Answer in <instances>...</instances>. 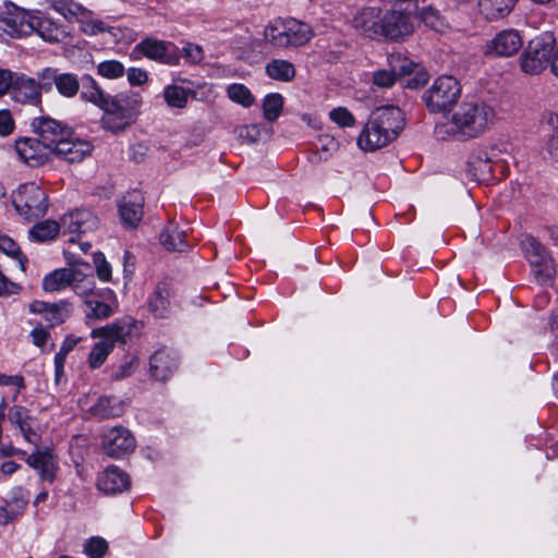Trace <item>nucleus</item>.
Wrapping results in <instances>:
<instances>
[{
    "label": "nucleus",
    "instance_id": "f257e3e1",
    "mask_svg": "<svg viewBox=\"0 0 558 558\" xmlns=\"http://www.w3.org/2000/svg\"><path fill=\"white\" fill-rule=\"evenodd\" d=\"M495 112L483 101H462L451 113L446 123L436 125L439 137L454 136L471 140L482 135L493 122Z\"/></svg>",
    "mask_w": 558,
    "mask_h": 558
},
{
    "label": "nucleus",
    "instance_id": "f03ea898",
    "mask_svg": "<svg viewBox=\"0 0 558 558\" xmlns=\"http://www.w3.org/2000/svg\"><path fill=\"white\" fill-rule=\"evenodd\" d=\"M404 126L403 112L395 106L376 108L362 129L357 145L366 151H374L393 142Z\"/></svg>",
    "mask_w": 558,
    "mask_h": 558
},
{
    "label": "nucleus",
    "instance_id": "7ed1b4c3",
    "mask_svg": "<svg viewBox=\"0 0 558 558\" xmlns=\"http://www.w3.org/2000/svg\"><path fill=\"white\" fill-rule=\"evenodd\" d=\"M312 27L299 20L277 19L265 31V41L276 48H295L306 45L313 37Z\"/></svg>",
    "mask_w": 558,
    "mask_h": 558
},
{
    "label": "nucleus",
    "instance_id": "20e7f679",
    "mask_svg": "<svg viewBox=\"0 0 558 558\" xmlns=\"http://www.w3.org/2000/svg\"><path fill=\"white\" fill-rule=\"evenodd\" d=\"M131 327L124 323H113L111 325L94 329L92 338H100L88 354V366L92 369L99 368L107 360L108 355L118 342H125L130 336Z\"/></svg>",
    "mask_w": 558,
    "mask_h": 558
},
{
    "label": "nucleus",
    "instance_id": "39448f33",
    "mask_svg": "<svg viewBox=\"0 0 558 558\" xmlns=\"http://www.w3.org/2000/svg\"><path fill=\"white\" fill-rule=\"evenodd\" d=\"M12 203L16 213L29 221L45 216L48 209L47 194L34 182L21 184L12 194Z\"/></svg>",
    "mask_w": 558,
    "mask_h": 558
},
{
    "label": "nucleus",
    "instance_id": "423d86ee",
    "mask_svg": "<svg viewBox=\"0 0 558 558\" xmlns=\"http://www.w3.org/2000/svg\"><path fill=\"white\" fill-rule=\"evenodd\" d=\"M525 258L529 260L532 281L542 286L555 281L557 271L553 257L543 244L530 235H525Z\"/></svg>",
    "mask_w": 558,
    "mask_h": 558
},
{
    "label": "nucleus",
    "instance_id": "0eeeda50",
    "mask_svg": "<svg viewBox=\"0 0 558 558\" xmlns=\"http://www.w3.org/2000/svg\"><path fill=\"white\" fill-rule=\"evenodd\" d=\"M461 86L457 78L449 75L437 77L423 94V101L432 112H442L457 102Z\"/></svg>",
    "mask_w": 558,
    "mask_h": 558
},
{
    "label": "nucleus",
    "instance_id": "6e6552de",
    "mask_svg": "<svg viewBox=\"0 0 558 558\" xmlns=\"http://www.w3.org/2000/svg\"><path fill=\"white\" fill-rule=\"evenodd\" d=\"M555 38L546 32L529 41L525 48V73L537 74L545 70L553 59Z\"/></svg>",
    "mask_w": 558,
    "mask_h": 558
},
{
    "label": "nucleus",
    "instance_id": "1a4fd4ad",
    "mask_svg": "<svg viewBox=\"0 0 558 558\" xmlns=\"http://www.w3.org/2000/svg\"><path fill=\"white\" fill-rule=\"evenodd\" d=\"M133 53H140L149 60L165 65H179L181 52L171 41H165L153 37H147L140 41L133 49Z\"/></svg>",
    "mask_w": 558,
    "mask_h": 558
},
{
    "label": "nucleus",
    "instance_id": "9d476101",
    "mask_svg": "<svg viewBox=\"0 0 558 558\" xmlns=\"http://www.w3.org/2000/svg\"><path fill=\"white\" fill-rule=\"evenodd\" d=\"M499 161V150L494 147H478L468 158L466 172L478 182L487 181L494 175Z\"/></svg>",
    "mask_w": 558,
    "mask_h": 558
},
{
    "label": "nucleus",
    "instance_id": "9b49d317",
    "mask_svg": "<svg viewBox=\"0 0 558 558\" xmlns=\"http://www.w3.org/2000/svg\"><path fill=\"white\" fill-rule=\"evenodd\" d=\"M136 448L133 434L123 426H114L102 435L101 449L112 459H122Z\"/></svg>",
    "mask_w": 558,
    "mask_h": 558
},
{
    "label": "nucleus",
    "instance_id": "f8f14e48",
    "mask_svg": "<svg viewBox=\"0 0 558 558\" xmlns=\"http://www.w3.org/2000/svg\"><path fill=\"white\" fill-rule=\"evenodd\" d=\"M38 11H27L14 8L7 13H0V28L11 37H25L35 32Z\"/></svg>",
    "mask_w": 558,
    "mask_h": 558
},
{
    "label": "nucleus",
    "instance_id": "ddd939ff",
    "mask_svg": "<svg viewBox=\"0 0 558 558\" xmlns=\"http://www.w3.org/2000/svg\"><path fill=\"white\" fill-rule=\"evenodd\" d=\"M15 151L20 159L31 167L43 166L53 156V150L43 141L21 137L15 141Z\"/></svg>",
    "mask_w": 558,
    "mask_h": 558
},
{
    "label": "nucleus",
    "instance_id": "4468645a",
    "mask_svg": "<svg viewBox=\"0 0 558 558\" xmlns=\"http://www.w3.org/2000/svg\"><path fill=\"white\" fill-rule=\"evenodd\" d=\"M31 128L40 141L53 149L71 135V128L50 117H37L32 120Z\"/></svg>",
    "mask_w": 558,
    "mask_h": 558
},
{
    "label": "nucleus",
    "instance_id": "2eb2a0df",
    "mask_svg": "<svg viewBox=\"0 0 558 558\" xmlns=\"http://www.w3.org/2000/svg\"><path fill=\"white\" fill-rule=\"evenodd\" d=\"M523 44L520 32L514 29H505L499 32L494 38L486 41L484 54L487 57H510L519 51Z\"/></svg>",
    "mask_w": 558,
    "mask_h": 558
},
{
    "label": "nucleus",
    "instance_id": "dca6fc26",
    "mask_svg": "<svg viewBox=\"0 0 558 558\" xmlns=\"http://www.w3.org/2000/svg\"><path fill=\"white\" fill-rule=\"evenodd\" d=\"M98 218L88 209H75L61 219L63 232L71 235L70 241L73 242L75 236L86 234L98 228Z\"/></svg>",
    "mask_w": 558,
    "mask_h": 558
},
{
    "label": "nucleus",
    "instance_id": "f3484780",
    "mask_svg": "<svg viewBox=\"0 0 558 558\" xmlns=\"http://www.w3.org/2000/svg\"><path fill=\"white\" fill-rule=\"evenodd\" d=\"M28 308L31 313L41 315L49 327L63 324L73 312L72 304L66 300H60L54 303L35 300L29 304Z\"/></svg>",
    "mask_w": 558,
    "mask_h": 558
},
{
    "label": "nucleus",
    "instance_id": "a211bd4d",
    "mask_svg": "<svg viewBox=\"0 0 558 558\" xmlns=\"http://www.w3.org/2000/svg\"><path fill=\"white\" fill-rule=\"evenodd\" d=\"M93 151V145L86 140L71 135L62 141L58 146H53V156L63 159L70 163L81 162Z\"/></svg>",
    "mask_w": 558,
    "mask_h": 558
},
{
    "label": "nucleus",
    "instance_id": "6ab92c4d",
    "mask_svg": "<svg viewBox=\"0 0 558 558\" xmlns=\"http://www.w3.org/2000/svg\"><path fill=\"white\" fill-rule=\"evenodd\" d=\"M381 28V38L397 40L410 35L413 32V24L409 15L392 10L383 14Z\"/></svg>",
    "mask_w": 558,
    "mask_h": 558
},
{
    "label": "nucleus",
    "instance_id": "aec40b11",
    "mask_svg": "<svg viewBox=\"0 0 558 558\" xmlns=\"http://www.w3.org/2000/svg\"><path fill=\"white\" fill-rule=\"evenodd\" d=\"M383 13L376 8H366L357 12L352 19V26L372 39H379L383 35Z\"/></svg>",
    "mask_w": 558,
    "mask_h": 558
},
{
    "label": "nucleus",
    "instance_id": "412c9836",
    "mask_svg": "<svg viewBox=\"0 0 558 558\" xmlns=\"http://www.w3.org/2000/svg\"><path fill=\"white\" fill-rule=\"evenodd\" d=\"M114 304L116 295L113 291L104 289L84 301V312L87 318L105 319L113 314Z\"/></svg>",
    "mask_w": 558,
    "mask_h": 558
},
{
    "label": "nucleus",
    "instance_id": "4be33fe9",
    "mask_svg": "<svg viewBox=\"0 0 558 558\" xmlns=\"http://www.w3.org/2000/svg\"><path fill=\"white\" fill-rule=\"evenodd\" d=\"M11 97L16 102L37 106L41 102V85L23 73L16 74Z\"/></svg>",
    "mask_w": 558,
    "mask_h": 558
},
{
    "label": "nucleus",
    "instance_id": "5701e85b",
    "mask_svg": "<svg viewBox=\"0 0 558 558\" xmlns=\"http://www.w3.org/2000/svg\"><path fill=\"white\" fill-rule=\"evenodd\" d=\"M178 355L171 349L157 350L150 356V374L156 380H168L178 367Z\"/></svg>",
    "mask_w": 558,
    "mask_h": 558
},
{
    "label": "nucleus",
    "instance_id": "b1692460",
    "mask_svg": "<svg viewBox=\"0 0 558 558\" xmlns=\"http://www.w3.org/2000/svg\"><path fill=\"white\" fill-rule=\"evenodd\" d=\"M129 486V475L118 466L107 468L97 477V488L108 495L122 493Z\"/></svg>",
    "mask_w": 558,
    "mask_h": 558
},
{
    "label": "nucleus",
    "instance_id": "393cba45",
    "mask_svg": "<svg viewBox=\"0 0 558 558\" xmlns=\"http://www.w3.org/2000/svg\"><path fill=\"white\" fill-rule=\"evenodd\" d=\"M172 290L168 281L156 284L147 299L149 312L157 318H165L170 313Z\"/></svg>",
    "mask_w": 558,
    "mask_h": 558
},
{
    "label": "nucleus",
    "instance_id": "a878e982",
    "mask_svg": "<svg viewBox=\"0 0 558 558\" xmlns=\"http://www.w3.org/2000/svg\"><path fill=\"white\" fill-rule=\"evenodd\" d=\"M8 417L10 423L21 432L25 440L32 444L38 440L36 420L26 408L22 405L12 407L9 410Z\"/></svg>",
    "mask_w": 558,
    "mask_h": 558
},
{
    "label": "nucleus",
    "instance_id": "bb28decb",
    "mask_svg": "<svg viewBox=\"0 0 558 558\" xmlns=\"http://www.w3.org/2000/svg\"><path fill=\"white\" fill-rule=\"evenodd\" d=\"M144 198L140 192H132L123 196L119 203V213L122 222L134 228L143 217Z\"/></svg>",
    "mask_w": 558,
    "mask_h": 558
},
{
    "label": "nucleus",
    "instance_id": "cd10ccee",
    "mask_svg": "<svg viewBox=\"0 0 558 558\" xmlns=\"http://www.w3.org/2000/svg\"><path fill=\"white\" fill-rule=\"evenodd\" d=\"M125 411V402L119 397H100L87 409L88 414L97 420L120 417Z\"/></svg>",
    "mask_w": 558,
    "mask_h": 558
},
{
    "label": "nucleus",
    "instance_id": "c85d7f7f",
    "mask_svg": "<svg viewBox=\"0 0 558 558\" xmlns=\"http://www.w3.org/2000/svg\"><path fill=\"white\" fill-rule=\"evenodd\" d=\"M26 462L38 472L43 481L49 483L54 481L58 465L51 452L37 450L28 456Z\"/></svg>",
    "mask_w": 558,
    "mask_h": 558
},
{
    "label": "nucleus",
    "instance_id": "c756f323",
    "mask_svg": "<svg viewBox=\"0 0 558 558\" xmlns=\"http://www.w3.org/2000/svg\"><path fill=\"white\" fill-rule=\"evenodd\" d=\"M101 110L105 111L102 124L107 130H110L111 132L117 133L123 131L134 121L131 116L122 111L120 107L113 102L112 97L108 104L101 108Z\"/></svg>",
    "mask_w": 558,
    "mask_h": 558
},
{
    "label": "nucleus",
    "instance_id": "7c9ffc66",
    "mask_svg": "<svg viewBox=\"0 0 558 558\" xmlns=\"http://www.w3.org/2000/svg\"><path fill=\"white\" fill-rule=\"evenodd\" d=\"M36 20L38 23H35L34 33H37L44 40L48 43H59L63 40V38H65L68 35L63 26L52 21L41 11H38Z\"/></svg>",
    "mask_w": 558,
    "mask_h": 558
},
{
    "label": "nucleus",
    "instance_id": "2f4dec72",
    "mask_svg": "<svg viewBox=\"0 0 558 558\" xmlns=\"http://www.w3.org/2000/svg\"><path fill=\"white\" fill-rule=\"evenodd\" d=\"M75 267L72 268H58L46 275L43 279V289L46 292L62 291L71 288Z\"/></svg>",
    "mask_w": 558,
    "mask_h": 558
},
{
    "label": "nucleus",
    "instance_id": "473e14b6",
    "mask_svg": "<svg viewBox=\"0 0 558 558\" xmlns=\"http://www.w3.org/2000/svg\"><path fill=\"white\" fill-rule=\"evenodd\" d=\"M185 78L177 77L172 84L166 85L162 92L163 100L168 107L183 109L186 107L189 97L192 94L190 89L178 85V82H185Z\"/></svg>",
    "mask_w": 558,
    "mask_h": 558
},
{
    "label": "nucleus",
    "instance_id": "72a5a7b5",
    "mask_svg": "<svg viewBox=\"0 0 558 558\" xmlns=\"http://www.w3.org/2000/svg\"><path fill=\"white\" fill-rule=\"evenodd\" d=\"M517 0H478V11L488 21L501 19L510 13Z\"/></svg>",
    "mask_w": 558,
    "mask_h": 558
},
{
    "label": "nucleus",
    "instance_id": "f704fd0d",
    "mask_svg": "<svg viewBox=\"0 0 558 558\" xmlns=\"http://www.w3.org/2000/svg\"><path fill=\"white\" fill-rule=\"evenodd\" d=\"M81 96L83 99L94 104L100 109L104 108L112 96L106 94L98 83L89 75H85L82 78V92Z\"/></svg>",
    "mask_w": 558,
    "mask_h": 558
},
{
    "label": "nucleus",
    "instance_id": "c9c22d12",
    "mask_svg": "<svg viewBox=\"0 0 558 558\" xmlns=\"http://www.w3.org/2000/svg\"><path fill=\"white\" fill-rule=\"evenodd\" d=\"M74 272L75 276H73L71 289L76 295L84 298L85 301L97 292L95 291L94 275L92 272H85L77 267H75Z\"/></svg>",
    "mask_w": 558,
    "mask_h": 558
},
{
    "label": "nucleus",
    "instance_id": "e433bc0d",
    "mask_svg": "<svg viewBox=\"0 0 558 558\" xmlns=\"http://www.w3.org/2000/svg\"><path fill=\"white\" fill-rule=\"evenodd\" d=\"M62 226L54 220H44L33 226L29 231L31 240L35 242H49L57 238Z\"/></svg>",
    "mask_w": 558,
    "mask_h": 558
},
{
    "label": "nucleus",
    "instance_id": "4c0bfd02",
    "mask_svg": "<svg viewBox=\"0 0 558 558\" xmlns=\"http://www.w3.org/2000/svg\"><path fill=\"white\" fill-rule=\"evenodd\" d=\"M45 73L53 74V82L57 90L63 97L72 98L80 89V81L76 75L72 73L56 74V71L46 69Z\"/></svg>",
    "mask_w": 558,
    "mask_h": 558
},
{
    "label": "nucleus",
    "instance_id": "58836bf2",
    "mask_svg": "<svg viewBox=\"0 0 558 558\" xmlns=\"http://www.w3.org/2000/svg\"><path fill=\"white\" fill-rule=\"evenodd\" d=\"M187 233L175 226H169L161 234L160 241L165 247L172 251L183 252L190 244Z\"/></svg>",
    "mask_w": 558,
    "mask_h": 558
},
{
    "label": "nucleus",
    "instance_id": "ea45409f",
    "mask_svg": "<svg viewBox=\"0 0 558 558\" xmlns=\"http://www.w3.org/2000/svg\"><path fill=\"white\" fill-rule=\"evenodd\" d=\"M15 492L19 494V501L13 505L11 501H5L4 506H0V524L7 525L12 522L22 511L28 501V494L22 487H16Z\"/></svg>",
    "mask_w": 558,
    "mask_h": 558
},
{
    "label": "nucleus",
    "instance_id": "a19ab883",
    "mask_svg": "<svg viewBox=\"0 0 558 558\" xmlns=\"http://www.w3.org/2000/svg\"><path fill=\"white\" fill-rule=\"evenodd\" d=\"M266 72L272 80L289 82L295 76L294 65L281 59H276L269 62L266 66Z\"/></svg>",
    "mask_w": 558,
    "mask_h": 558
},
{
    "label": "nucleus",
    "instance_id": "79ce46f5",
    "mask_svg": "<svg viewBox=\"0 0 558 558\" xmlns=\"http://www.w3.org/2000/svg\"><path fill=\"white\" fill-rule=\"evenodd\" d=\"M547 141L545 149L555 161H558V116L549 113L546 118Z\"/></svg>",
    "mask_w": 558,
    "mask_h": 558
},
{
    "label": "nucleus",
    "instance_id": "37998d69",
    "mask_svg": "<svg viewBox=\"0 0 558 558\" xmlns=\"http://www.w3.org/2000/svg\"><path fill=\"white\" fill-rule=\"evenodd\" d=\"M114 104H117L120 109L131 116L134 120L140 112V108L142 106V97L137 93H126L120 94L112 97Z\"/></svg>",
    "mask_w": 558,
    "mask_h": 558
},
{
    "label": "nucleus",
    "instance_id": "c03bdc74",
    "mask_svg": "<svg viewBox=\"0 0 558 558\" xmlns=\"http://www.w3.org/2000/svg\"><path fill=\"white\" fill-rule=\"evenodd\" d=\"M388 65L396 78L413 72L416 64L400 52H392L388 56Z\"/></svg>",
    "mask_w": 558,
    "mask_h": 558
},
{
    "label": "nucleus",
    "instance_id": "a18cd8bd",
    "mask_svg": "<svg viewBox=\"0 0 558 558\" xmlns=\"http://www.w3.org/2000/svg\"><path fill=\"white\" fill-rule=\"evenodd\" d=\"M81 29L88 36H96L102 33H109L116 40L120 38V32L113 26H109L106 22L100 20H89L81 22Z\"/></svg>",
    "mask_w": 558,
    "mask_h": 558
},
{
    "label": "nucleus",
    "instance_id": "49530a36",
    "mask_svg": "<svg viewBox=\"0 0 558 558\" xmlns=\"http://www.w3.org/2000/svg\"><path fill=\"white\" fill-rule=\"evenodd\" d=\"M227 94L233 102L246 108L251 107L255 101L253 94L244 84L234 83L229 85Z\"/></svg>",
    "mask_w": 558,
    "mask_h": 558
},
{
    "label": "nucleus",
    "instance_id": "de8ad7c7",
    "mask_svg": "<svg viewBox=\"0 0 558 558\" xmlns=\"http://www.w3.org/2000/svg\"><path fill=\"white\" fill-rule=\"evenodd\" d=\"M52 9L69 20L85 16L87 12L82 4L72 0H57L52 3Z\"/></svg>",
    "mask_w": 558,
    "mask_h": 558
},
{
    "label": "nucleus",
    "instance_id": "09e8293b",
    "mask_svg": "<svg viewBox=\"0 0 558 558\" xmlns=\"http://www.w3.org/2000/svg\"><path fill=\"white\" fill-rule=\"evenodd\" d=\"M97 73L108 80H117L125 74V66L118 60H105L97 65Z\"/></svg>",
    "mask_w": 558,
    "mask_h": 558
},
{
    "label": "nucleus",
    "instance_id": "8fccbe9b",
    "mask_svg": "<svg viewBox=\"0 0 558 558\" xmlns=\"http://www.w3.org/2000/svg\"><path fill=\"white\" fill-rule=\"evenodd\" d=\"M283 106V98L280 94H269L263 101L264 117L268 121L276 120Z\"/></svg>",
    "mask_w": 558,
    "mask_h": 558
},
{
    "label": "nucleus",
    "instance_id": "3c124183",
    "mask_svg": "<svg viewBox=\"0 0 558 558\" xmlns=\"http://www.w3.org/2000/svg\"><path fill=\"white\" fill-rule=\"evenodd\" d=\"M83 551L88 558H102L108 551V543L100 536H92L85 542Z\"/></svg>",
    "mask_w": 558,
    "mask_h": 558
},
{
    "label": "nucleus",
    "instance_id": "603ef678",
    "mask_svg": "<svg viewBox=\"0 0 558 558\" xmlns=\"http://www.w3.org/2000/svg\"><path fill=\"white\" fill-rule=\"evenodd\" d=\"M0 251L12 258H15L21 270H25L24 257L21 254L19 245L11 238L0 235Z\"/></svg>",
    "mask_w": 558,
    "mask_h": 558
},
{
    "label": "nucleus",
    "instance_id": "864d4df0",
    "mask_svg": "<svg viewBox=\"0 0 558 558\" xmlns=\"http://www.w3.org/2000/svg\"><path fill=\"white\" fill-rule=\"evenodd\" d=\"M319 160H327L339 147V143L330 135H320L317 140Z\"/></svg>",
    "mask_w": 558,
    "mask_h": 558
},
{
    "label": "nucleus",
    "instance_id": "5fc2aeb1",
    "mask_svg": "<svg viewBox=\"0 0 558 558\" xmlns=\"http://www.w3.org/2000/svg\"><path fill=\"white\" fill-rule=\"evenodd\" d=\"M138 366V361L135 356H128L125 360L113 371L111 374L112 379L121 380L131 376Z\"/></svg>",
    "mask_w": 558,
    "mask_h": 558
},
{
    "label": "nucleus",
    "instance_id": "6e6d98bb",
    "mask_svg": "<svg viewBox=\"0 0 558 558\" xmlns=\"http://www.w3.org/2000/svg\"><path fill=\"white\" fill-rule=\"evenodd\" d=\"M93 258L97 271V277L101 281H110L112 277V269L105 255L101 252H97L94 254Z\"/></svg>",
    "mask_w": 558,
    "mask_h": 558
},
{
    "label": "nucleus",
    "instance_id": "4d7b16f0",
    "mask_svg": "<svg viewBox=\"0 0 558 558\" xmlns=\"http://www.w3.org/2000/svg\"><path fill=\"white\" fill-rule=\"evenodd\" d=\"M191 63V64H199L205 59L204 49L196 44L187 43L183 49L181 57Z\"/></svg>",
    "mask_w": 558,
    "mask_h": 558
},
{
    "label": "nucleus",
    "instance_id": "13d9d810",
    "mask_svg": "<svg viewBox=\"0 0 558 558\" xmlns=\"http://www.w3.org/2000/svg\"><path fill=\"white\" fill-rule=\"evenodd\" d=\"M396 80L395 73L390 69H381L373 73V85L378 88H390Z\"/></svg>",
    "mask_w": 558,
    "mask_h": 558
},
{
    "label": "nucleus",
    "instance_id": "bf43d9fd",
    "mask_svg": "<svg viewBox=\"0 0 558 558\" xmlns=\"http://www.w3.org/2000/svg\"><path fill=\"white\" fill-rule=\"evenodd\" d=\"M329 118L341 128H348L354 124V117L347 108L343 107L332 109L329 112Z\"/></svg>",
    "mask_w": 558,
    "mask_h": 558
},
{
    "label": "nucleus",
    "instance_id": "052dcab7",
    "mask_svg": "<svg viewBox=\"0 0 558 558\" xmlns=\"http://www.w3.org/2000/svg\"><path fill=\"white\" fill-rule=\"evenodd\" d=\"M15 130V121L10 110L0 109V136L7 137Z\"/></svg>",
    "mask_w": 558,
    "mask_h": 558
},
{
    "label": "nucleus",
    "instance_id": "680f3d73",
    "mask_svg": "<svg viewBox=\"0 0 558 558\" xmlns=\"http://www.w3.org/2000/svg\"><path fill=\"white\" fill-rule=\"evenodd\" d=\"M16 74L7 69H0V97L7 95L8 93L12 94V90L15 85Z\"/></svg>",
    "mask_w": 558,
    "mask_h": 558
},
{
    "label": "nucleus",
    "instance_id": "e2e57ef3",
    "mask_svg": "<svg viewBox=\"0 0 558 558\" xmlns=\"http://www.w3.org/2000/svg\"><path fill=\"white\" fill-rule=\"evenodd\" d=\"M128 82L132 86H142L148 81V73L141 68H130L126 71Z\"/></svg>",
    "mask_w": 558,
    "mask_h": 558
},
{
    "label": "nucleus",
    "instance_id": "0e129e2a",
    "mask_svg": "<svg viewBox=\"0 0 558 558\" xmlns=\"http://www.w3.org/2000/svg\"><path fill=\"white\" fill-rule=\"evenodd\" d=\"M0 385L15 387L16 389L13 395V400H15L20 390L24 388V378L20 375L0 374Z\"/></svg>",
    "mask_w": 558,
    "mask_h": 558
},
{
    "label": "nucleus",
    "instance_id": "69168bd1",
    "mask_svg": "<svg viewBox=\"0 0 558 558\" xmlns=\"http://www.w3.org/2000/svg\"><path fill=\"white\" fill-rule=\"evenodd\" d=\"M422 20L426 25L436 31H439L440 26L442 25L437 12L432 8L426 9L422 13Z\"/></svg>",
    "mask_w": 558,
    "mask_h": 558
},
{
    "label": "nucleus",
    "instance_id": "338daca9",
    "mask_svg": "<svg viewBox=\"0 0 558 558\" xmlns=\"http://www.w3.org/2000/svg\"><path fill=\"white\" fill-rule=\"evenodd\" d=\"M31 337L35 345L43 347L49 339L50 333L43 326H38L31 331Z\"/></svg>",
    "mask_w": 558,
    "mask_h": 558
},
{
    "label": "nucleus",
    "instance_id": "774afa93",
    "mask_svg": "<svg viewBox=\"0 0 558 558\" xmlns=\"http://www.w3.org/2000/svg\"><path fill=\"white\" fill-rule=\"evenodd\" d=\"M78 341H80L78 338H74L72 336L66 337L59 350V353L68 355L74 349V347L78 343Z\"/></svg>",
    "mask_w": 558,
    "mask_h": 558
}]
</instances>
